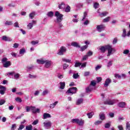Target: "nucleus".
Segmentation results:
<instances>
[{
    "mask_svg": "<svg viewBox=\"0 0 130 130\" xmlns=\"http://www.w3.org/2000/svg\"><path fill=\"white\" fill-rule=\"evenodd\" d=\"M2 62L3 64L4 68H9L12 65V62L10 61H8V58L7 57H4L2 60Z\"/></svg>",
    "mask_w": 130,
    "mask_h": 130,
    "instance_id": "f257e3e1",
    "label": "nucleus"
},
{
    "mask_svg": "<svg viewBox=\"0 0 130 130\" xmlns=\"http://www.w3.org/2000/svg\"><path fill=\"white\" fill-rule=\"evenodd\" d=\"M55 16L56 17V22L57 23H60L63 20V15L59 13L58 11H56L55 14Z\"/></svg>",
    "mask_w": 130,
    "mask_h": 130,
    "instance_id": "f03ea898",
    "label": "nucleus"
},
{
    "mask_svg": "<svg viewBox=\"0 0 130 130\" xmlns=\"http://www.w3.org/2000/svg\"><path fill=\"white\" fill-rule=\"evenodd\" d=\"M44 127H45L46 129H49L51 126L52 125V123L50 121H46L43 123Z\"/></svg>",
    "mask_w": 130,
    "mask_h": 130,
    "instance_id": "7ed1b4c3",
    "label": "nucleus"
},
{
    "mask_svg": "<svg viewBox=\"0 0 130 130\" xmlns=\"http://www.w3.org/2000/svg\"><path fill=\"white\" fill-rule=\"evenodd\" d=\"M64 52H67V48H66V47L62 46L60 48L57 54H58V55H63Z\"/></svg>",
    "mask_w": 130,
    "mask_h": 130,
    "instance_id": "20e7f679",
    "label": "nucleus"
},
{
    "mask_svg": "<svg viewBox=\"0 0 130 130\" xmlns=\"http://www.w3.org/2000/svg\"><path fill=\"white\" fill-rule=\"evenodd\" d=\"M107 50H108L107 56H110V55L112 54V51L113 50V48H112V46L110 45H107Z\"/></svg>",
    "mask_w": 130,
    "mask_h": 130,
    "instance_id": "39448f33",
    "label": "nucleus"
},
{
    "mask_svg": "<svg viewBox=\"0 0 130 130\" xmlns=\"http://www.w3.org/2000/svg\"><path fill=\"white\" fill-rule=\"evenodd\" d=\"M77 87H72L68 90L67 93L73 95V94H76V93H77Z\"/></svg>",
    "mask_w": 130,
    "mask_h": 130,
    "instance_id": "423d86ee",
    "label": "nucleus"
},
{
    "mask_svg": "<svg viewBox=\"0 0 130 130\" xmlns=\"http://www.w3.org/2000/svg\"><path fill=\"white\" fill-rule=\"evenodd\" d=\"M115 104V100H107L104 102L106 105H113Z\"/></svg>",
    "mask_w": 130,
    "mask_h": 130,
    "instance_id": "0eeeda50",
    "label": "nucleus"
},
{
    "mask_svg": "<svg viewBox=\"0 0 130 130\" xmlns=\"http://www.w3.org/2000/svg\"><path fill=\"white\" fill-rule=\"evenodd\" d=\"M96 29L98 32H102L105 30V25L104 24L98 25L96 26Z\"/></svg>",
    "mask_w": 130,
    "mask_h": 130,
    "instance_id": "6e6552de",
    "label": "nucleus"
},
{
    "mask_svg": "<svg viewBox=\"0 0 130 130\" xmlns=\"http://www.w3.org/2000/svg\"><path fill=\"white\" fill-rule=\"evenodd\" d=\"M6 90H7L6 87L3 85H0V94H1V95L5 94V92H6Z\"/></svg>",
    "mask_w": 130,
    "mask_h": 130,
    "instance_id": "1a4fd4ad",
    "label": "nucleus"
},
{
    "mask_svg": "<svg viewBox=\"0 0 130 130\" xmlns=\"http://www.w3.org/2000/svg\"><path fill=\"white\" fill-rule=\"evenodd\" d=\"M37 21L36 20H32V22L29 23L27 25L28 29H30L31 28H33V25H36Z\"/></svg>",
    "mask_w": 130,
    "mask_h": 130,
    "instance_id": "9d476101",
    "label": "nucleus"
},
{
    "mask_svg": "<svg viewBox=\"0 0 130 130\" xmlns=\"http://www.w3.org/2000/svg\"><path fill=\"white\" fill-rule=\"evenodd\" d=\"M45 68H50V66H51V63H52V62L51 60H45Z\"/></svg>",
    "mask_w": 130,
    "mask_h": 130,
    "instance_id": "9b49d317",
    "label": "nucleus"
},
{
    "mask_svg": "<svg viewBox=\"0 0 130 130\" xmlns=\"http://www.w3.org/2000/svg\"><path fill=\"white\" fill-rule=\"evenodd\" d=\"M32 113H40V109H36L35 107H32L31 106V110Z\"/></svg>",
    "mask_w": 130,
    "mask_h": 130,
    "instance_id": "f8f14e48",
    "label": "nucleus"
},
{
    "mask_svg": "<svg viewBox=\"0 0 130 130\" xmlns=\"http://www.w3.org/2000/svg\"><path fill=\"white\" fill-rule=\"evenodd\" d=\"M84 123H85V121L84 120L82 119H78L77 124H78V125L82 126V125H84Z\"/></svg>",
    "mask_w": 130,
    "mask_h": 130,
    "instance_id": "ddd939ff",
    "label": "nucleus"
},
{
    "mask_svg": "<svg viewBox=\"0 0 130 130\" xmlns=\"http://www.w3.org/2000/svg\"><path fill=\"white\" fill-rule=\"evenodd\" d=\"M107 45L105 46H101L99 47V49L100 50H101V52H102V53H104L105 52V51H106L107 49Z\"/></svg>",
    "mask_w": 130,
    "mask_h": 130,
    "instance_id": "4468645a",
    "label": "nucleus"
},
{
    "mask_svg": "<svg viewBox=\"0 0 130 130\" xmlns=\"http://www.w3.org/2000/svg\"><path fill=\"white\" fill-rule=\"evenodd\" d=\"M59 89L61 90H63L66 87V82H60L59 83Z\"/></svg>",
    "mask_w": 130,
    "mask_h": 130,
    "instance_id": "2eb2a0df",
    "label": "nucleus"
},
{
    "mask_svg": "<svg viewBox=\"0 0 130 130\" xmlns=\"http://www.w3.org/2000/svg\"><path fill=\"white\" fill-rule=\"evenodd\" d=\"M110 83H111V79H110V78H107V79H106V81L104 84L105 87H108Z\"/></svg>",
    "mask_w": 130,
    "mask_h": 130,
    "instance_id": "dca6fc26",
    "label": "nucleus"
},
{
    "mask_svg": "<svg viewBox=\"0 0 130 130\" xmlns=\"http://www.w3.org/2000/svg\"><path fill=\"white\" fill-rule=\"evenodd\" d=\"M51 115L49 113H45L43 114V119H46L47 118H50Z\"/></svg>",
    "mask_w": 130,
    "mask_h": 130,
    "instance_id": "f3484780",
    "label": "nucleus"
},
{
    "mask_svg": "<svg viewBox=\"0 0 130 130\" xmlns=\"http://www.w3.org/2000/svg\"><path fill=\"white\" fill-rule=\"evenodd\" d=\"M71 46H74V47H76L78 48H81V46L80 45H79V43L76 42H73L71 43Z\"/></svg>",
    "mask_w": 130,
    "mask_h": 130,
    "instance_id": "a211bd4d",
    "label": "nucleus"
},
{
    "mask_svg": "<svg viewBox=\"0 0 130 130\" xmlns=\"http://www.w3.org/2000/svg\"><path fill=\"white\" fill-rule=\"evenodd\" d=\"M2 40H3L4 41H12V40L10 38L6 36H3L2 37Z\"/></svg>",
    "mask_w": 130,
    "mask_h": 130,
    "instance_id": "6ab92c4d",
    "label": "nucleus"
},
{
    "mask_svg": "<svg viewBox=\"0 0 130 130\" xmlns=\"http://www.w3.org/2000/svg\"><path fill=\"white\" fill-rule=\"evenodd\" d=\"M93 89H94V87L91 85H89L88 87L86 88V91L87 93H89V92H91V91H92Z\"/></svg>",
    "mask_w": 130,
    "mask_h": 130,
    "instance_id": "aec40b11",
    "label": "nucleus"
},
{
    "mask_svg": "<svg viewBox=\"0 0 130 130\" xmlns=\"http://www.w3.org/2000/svg\"><path fill=\"white\" fill-rule=\"evenodd\" d=\"M84 102V99H78L76 102V105H80Z\"/></svg>",
    "mask_w": 130,
    "mask_h": 130,
    "instance_id": "412c9836",
    "label": "nucleus"
},
{
    "mask_svg": "<svg viewBox=\"0 0 130 130\" xmlns=\"http://www.w3.org/2000/svg\"><path fill=\"white\" fill-rule=\"evenodd\" d=\"M58 104V102L56 101L54 103L51 104L50 105L49 107H50V108L52 109L54 108L55 107V106H56L57 104Z\"/></svg>",
    "mask_w": 130,
    "mask_h": 130,
    "instance_id": "4be33fe9",
    "label": "nucleus"
},
{
    "mask_svg": "<svg viewBox=\"0 0 130 130\" xmlns=\"http://www.w3.org/2000/svg\"><path fill=\"white\" fill-rule=\"evenodd\" d=\"M100 119L101 120H104L105 119V114L103 113H100L99 114Z\"/></svg>",
    "mask_w": 130,
    "mask_h": 130,
    "instance_id": "5701e85b",
    "label": "nucleus"
},
{
    "mask_svg": "<svg viewBox=\"0 0 130 130\" xmlns=\"http://www.w3.org/2000/svg\"><path fill=\"white\" fill-rule=\"evenodd\" d=\"M58 8L59 9L64 10V9H66V4L63 3H62L58 5Z\"/></svg>",
    "mask_w": 130,
    "mask_h": 130,
    "instance_id": "b1692460",
    "label": "nucleus"
},
{
    "mask_svg": "<svg viewBox=\"0 0 130 130\" xmlns=\"http://www.w3.org/2000/svg\"><path fill=\"white\" fill-rule=\"evenodd\" d=\"M118 106L119 107H121V108H124L125 106V102H120L118 104Z\"/></svg>",
    "mask_w": 130,
    "mask_h": 130,
    "instance_id": "393cba45",
    "label": "nucleus"
},
{
    "mask_svg": "<svg viewBox=\"0 0 130 130\" xmlns=\"http://www.w3.org/2000/svg\"><path fill=\"white\" fill-rule=\"evenodd\" d=\"M87 18H88V14L86 12H85L83 13V16L82 21H85V20H87Z\"/></svg>",
    "mask_w": 130,
    "mask_h": 130,
    "instance_id": "a878e982",
    "label": "nucleus"
},
{
    "mask_svg": "<svg viewBox=\"0 0 130 130\" xmlns=\"http://www.w3.org/2000/svg\"><path fill=\"white\" fill-rule=\"evenodd\" d=\"M108 15V12H102V13H100V16L102 18L103 17H106Z\"/></svg>",
    "mask_w": 130,
    "mask_h": 130,
    "instance_id": "bb28decb",
    "label": "nucleus"
},
{
    "mask_svg": "<svg viewBox=\"0 0 130 130\" xmlns=\"http://www.w3.org/2000/svg\"><path fill=\"white\" fill-rule=\"evenodd\" d=\"M64 9V12L66 13H70V12H71V7H70V6L67 5Z\"/></svg>",
    "mask_w": 130,
    "mask_h": 130,
    "instance_id": "cd10ccee",
    "label": "nucleus"
},
{
    "mask_svg": "<svg viewBox=\"0 0 130 130\" xmlns=\"http://www.w3.org/2000/svg\"><path fill=\"white\" fill-rule=\"evenodd\" d=\"M5 26H11L13 25V22L10 21H6L5 23Z\"/></svg>",
    "mask_w": 130,
    "mask_h": 130,
    "instance_id": "c85d7f7f",
    "label": "nucleus"
},
{
    "mask_svg": "<svg viewBox=\"0 0 130 130\" xmlns=\"http://www.w3.org/2000/svg\"><path fill=\"white\" fill-rule=\"evenodd\" d=\"M37 61L39 64H44L45 63V60L44 61L43 60L37 59Z\"/></svg>",
    "mask_w": 130,
    "mask_h": 130,
    "instance_id": "c756f323",
    "label": "nucleus"
},
{
    "mask_svg": "<svg viewBox=\"0 0 130 130\" xmlns=\"http://www.w3.org/2000/svg\"><path fill=\"white\" fill-rule=\"evenodd\" d=\"M49 93V91L47 89L44 90L42 93V96H45V95H47Z\"/></svg>",
    "mask_w": 130,
    "mask_h": 130,
    "instance_id": "7c9ffc66",
    "label": "nucleus"
},
{
    "mask_svg": "<svg viewBox=\"0 0 130 130\" xmlns=\"http://www.w3.org/2000/svg\"><path fill=\"white\" fill-rule=\"evenodd\" d=\"M47 16L50 18H52V17H53V12H52V11L48 12L47 14Z\"/></svg>",
    "mask_w": 130,
    "mask_h": 130,
    "instance_id": "2f4dec72",
    "label": "nucleus"
},
{
    "mask_svg": "<svg viewBox=\"0 0 130 130\" xmlns=\"http://www.w3.org/2000/svg\"><path fill=\"white\" fill-rule=\"evenodd\" d=\"M88 48V45L83 46L82 47H80V51H84L85 49Z\"/></svg>",
    "mask_w": 130,
    "mask_h": 130,
    "instance_id": "473e14b6",
    "label": "nucleus"
},
{
    "mask_svg": "<svg viewBox=\"0 0 130 130\" xmlns=\"http://www.w3.org/2000/svg\"><path fill=\"white\" fill-rule=\"evenodd\" d=\"M126 36H127L126 30H125V29H123V33L122 34V37H123V38H125Z\"/></svg>",
    "mask_w": 130,
    "mask_h": 130,
    "instance_id": "72a5a7b5",
    "label": "nucleus"
},
{
    "mask_svg": "<svg viewBox=\"0 0 130 130\" xmlns=\"http://www.w3.org/2000/svg\"><path fill=\"white\" fill-rule=\"evenodd\" d=\"M14 79L15 80H18L20 78V74L19 73H14Z\"/></svg>",
    "mask_w": 130,
    "mask_h": 130,
    "instance_id": "f704fd0d",
    "label": "nucleus"
},
{
    "mask_svg": "<svg viewBox=\"0 0 130 130\" xmlns=\"http://www.w3.org/2000/svg\"><path fill=\"white\" fill-rule=\"evenodd\" d=\"M35 15H36L35 12H32L29 14V18H30V19H33Z\"/></svg>",
    "mask_w": 130,
    "mask_h": 130,
    "instance_id": "c9c22d12",
    "label": "nucleus"
},
{
    "mask_svg": "<svg viewBox=\"0 0 130 130\" xmlns=\"http://www.w3.org/2000/svg\"><path fill=\"white\" fill-rule=\"evenodd\" d=\"M110 21V17H108L106 18H105L103 20V22L104 23H107V22H109Z\"/></svg>",
    "mask_w": 130,
    "mask_h": 130,
    "instance_id": "e433bc0d",
    "label": "nucleus"
},
{
    "mask_svg": "<svg viewBox=\"0 0 130 130\" xmlns=\"http://www.w3.org/2000/svg\"><path fill=\"white\" fill-rule=\"evenodd\" d=\"M113 63V61L110 60L108 62L107 67L108 68H110V67L112 66Z\"/></svg>",
    "mask_w": 130,
    "mask_h": 130,
    "instance_id": "4c0bfd02",
    "label": "nucleus"
},
{
    "mask_svg": "<svg viewBox=\"0 0 130 130\" xmlns=\"http://www.w3.org/2000/svg\"><path fill=\"white\" fill-rule=\"evenodd\" d=\"M79 77V73H74L73 76V79H78Z\"/></svg>",
    "mask_w": 130,
    "mask_h": 130,
    "instance_id": "58836bf2",
    "label": "nucleus"
},
{
    "mask_svg": "<svg viewBox=\"0 0 130 130\" xmlns=\"http://www.w3.org/2000/svg\"><path fill=\"white\" fill-rule=\"evenodd\" d=\"M87 115L88 118H92V117H93V115H94V113L93 112L88 113L87 114Z\"/></svg>",
    "mask_w": 130,
    "mask_h": 130,
    "instance_id": "ea45409f",
    "label": "nucleus"
},
{
    "mask_svg": "<svg viewBox=\"0 0 130 130\" xmlns=\"http://www.w3.org/2000/svg\"><path fill=\"white\" fill-rule=\"evenodd\" d=\"M78 118H75V119H73L71 120V122L72 123H78Z\"/></svg>",
    "mask_w": 130,
    "mask_h": 130,
    "instance_id": "a19ab883",
    "label": "nucleus"
},
{
    "mask_svg": "<svg viewBox=\"0 0 130 130\" xmlns=\"http://www.w3.org/2000/svg\"><path fill=\"white\" fill-rule=\"evenodd\" d=\"M93 7L94 8V9L95 10L98 9V8H99V3H94V4L93 5Z\"/></svg>",
    "mask_w": 130,
    "mask_h": 130,
    "instance_id": "79ce46f5",
    "label": "nucleus"
},
{
    "mask_svg": "<svg viewBox=\"0 0 130 130\" xmlns=\"http://www.w3.org/2000/svg\"><path fill=\"white\" fill-rule=\"evenodd\" d=\"M126 130H130V123L128 122L126 123Z\"/></svg>",
    "mask_w": 130,
    "mask_h": 130,
    "instance_id": "37998d69",
    "label": "nucleus"
},
{
    "mask_svg": "<svg viewBox=\"0 0 130 130\" xmlns=\"http://www.w3.org/2000/svg\"><path fill=\"white\" fill-rule=\"evenodd\" d=\"M114 76H115V78H116V79H119V80H120V79H121V76H120L118 74H115Z\"/></svg>",
    "mask_w": 130,
    "mask_h": 130,
    "instance_id": "c03bdc74",
    "label": "nucleus"
},
{
    "mask_svg": "<svg viewBox=\"0 0 130 130\" xmlns=\"http://www.w3.org/2000/svg\"><path fill=\"white\" fill-rule=\"evenodd\" d=\"M13 25L15 28H20V26H19V22H18V21L14 23Z\"/></svg>",
    "mask_w": 130,
    "mask_h": 130,
    "instance_id": "a18cd8bd",
    "label": "nucleus"
},
{
    "mask_svg": "<svg viewBox=\"0 0 130 130\" xmlns=\"http://www.w3.org/2000/svg\"><path fill=\"white\" fill-rule=\"evenodd\" d=\"M32 45H36V44H38L39 43V41H33L31 42Z\"/></svg>",
    "mask_w": 130,
    "mask_h": 130,
    "instance_id": "49530a36",
    "label": "nucleus"
},
{
    "mask_svg": "<svg viewBox=\"0 0 130 130\" xmlns=\"http://www.w3.org/2000/svg\"><path fill=\"white\" fill-rule=\"evenodd\" d=\"M32 127H33V126H32V125H29L28 126H26V129H27V130H32Z\"/></svg>",
    "mask_w": 130,
    "mask_h": 130,
    "instance_id": "de8ad7c7",
    "label": "nucleus"
},
{
    "mask_svg": "<svg viewBox=\"0 0 130 130\" xmlns=\"http://www.w3.org/2000/svg\"><path fill=\"white\" fill-rule=\"evenodd\" d=\"M62 61H64L65 62H71V59H66V58H62Z\"/></svg>",
    "mask_w": 130,
    "mask_h": 130,
    "instance_id": "09e8293b",
    "label": "nucleus"
},
{
    "mask_svg": "<svg viewBox=\"0 0 130 130\" xmlns=\"http://www.w3.org/2000/svg\"><path fill=\"white\" fill-rule=\"evenodd\" d=\"M26 51V50H25V49H20V51H19V53L20 54H24V53H25Z\"/></svg>",
    "mask_w": 130,
    "mask_h": 130,
    "instance_id": "8fccbe9b",
    "label": "nucleus"
},
{
    "mask_svg": "<svg viewBox=\"0 0 130 130\" xmlns=\"http://www.w3.org/2000/svg\"><path fill=\"white\" fill-rule=\"evenodd\" d=\"M28 77L30 79H36L37 76L36 75H32L31 74H29Z\"/></svg>",
    "mask_w": 130,
    "mask_h": 130,
    "instance_id": "3c124183",
    "label": "nucleus"
},
{
    "mask_svg": "<svg viewBox=\"0 0 130 130\" xmlns=\"http://www.w3.org/2000/svg\"><path fill=\"white\" fill-rule=\"evenodd\" d=\"M101 123H102V121H100V120L96 121L94 122V124L95 125H99V124H101Z\"/></svg>",
    "mask_w": 130,
    "mask_h": 130,
    "instance_id": "603ef678",
    "label": "nucleus"
},
{
    "mask_svg": "<svg viewBox=\"0 0 130 130\" xmlns=\"http://www.w3.org/2000/svg\"><path fill=\"white\" fill-rule=\"evenodd\" d=\"M31 109H32V106L31 107L26 106V112H29L30 110H31Z\"/></svg>",
    "mask_w": 130,
    "mask_h": 130,
    "instance_id": "864d4df0",
    "label": "nucleus"
},
{
    "mask_svg": "<svg viewBox=\"0 0 130 130\" xmlns=\"http://www.w3.org/2000/svg\"><path fill=\"white\" fill-rule=\"evenodd\" d=\"M90 85H91L92 87H95L96 86V82L95 81H92L90 83Z\"/></svg>",
    "mask_w": 130,
    "mask_h": 130,
    "instance_id": "5fc2aeb1",
    "label": "nucleus"
},
{
    "mask_svg": "<svg viewBox=\"0 0 130 130\" xmlns=\"http://www.w3.org/2000/svg\"><path fill=\"white\" fill-rule=\"evenodd\" d=\"M82 63L81 62H76L75 64V68H78V67H80L81 66Z\"/></svg>",
    "mask_w": 130,
    "mask_h": 130,
    "instance_id": "6e6d98bb",
    "label": "nucleus"
},
{
    "mask_svg": "<svg viewBox=\"0 0 130 130\" xmlns=\"http://www.w3.org/2000/svg\"><path fill=\"white\" fill-rule=\"evenodd\" d=\"M39 122V120H35V121L32 123V125H36V124H38Z\"/></svg>",
    "mask_w": 130,
    "mask_h": 130,
    "instance_id": "4d7b16f0",
    "label": "nucleus"
},
{
    "mask_svg": "<svg viewBox=\"0 0 130 130\" xmlns=\"http://www.w3.org/2000/svg\"><path fill=\"white\" fill-rule=\"evenodd\" d=\"M105 128H109L110 127V124L109 123H107L105 124Z\"/></svg>",
    "mask_w": 130,
    "mask_h": 130,
    "instance_id": "13d9d810",
    "label": "nucleus"
},
{
    "mask_svg": "<svg viewBox=\"0 0 130 130\" xmlns=\"http://www.w3.org/2000/svg\"><path fill=\"white\" fill-rule=\"evenodd\" d=\"M40 93V91L39 90H36V91L35 92L34 95L35 96H38V95H39Z\"/></svg>",
    "mask_w": 130,
    "mask_h": 130,
    "instance_id": "bf43d9fd",
    "label": "nucleus"
},
{
    "mask_svg": "<svg viewBox=\"0 0 130 130\" xmlns=\"http://www.w3.org/2000/svg\"><path fill=\"white\" fill-rule=\"evenodd\" d=\"M33 70V66L27 67V71L30 72V71H32Z\"/></svg>",
    "mask_w": 130,
    "mask_h": 130,
    "instance_id": "052dcab7",
    "label": "nucleus"
},
{
    "mask_svg": "<svg viewBox=\"0 0 130 130\" xmlns=\"http://www.w3.org/2000/svg\"><path fill=\"white\" fill-rule=\"evenodd\" d=\"M89 24V20L86 19L85 22H83V25L87 26Z\"/></svg>",
    "mask_w": 130,
    "mask_h": 130,
    "instance_id": "680f3d73",
    "label": "nucleus"
},
{
    "mask_svg": "<svg viewBox=\"0 0 130 130\" xmlns=\"http://www.w3.org/2000/svg\"><path fill=\"white\" fill-rule=\"evenodd\" d=\"M5 103H6V101H5L4 100H0V105H4Z\"/></svg>",
    "mask_w": 130,
    "mask_h": 130,
    "instance_id": "e2e57ef3",
    "label": "nucleus"
},
{
    "mask_svg": "<svg viewBox=\"0 0 130 130\" xmlns=\"http://www.w3.org/2000/svg\"><path fill=\"white\" fill-rule=\"evenodd\" d=\"M87 55L88 56H92V55H93V52H91V51H89L87 52Z\"/></svg>",
    "mask_w": 130,
    "mask_h": 130,
    "instance_id": "0e129e2a",
    "label": "nucleus"
},
{
    "mask_svg": "<svg viewBox=\"0 0 130 130\" xmlns=\"http://www.w3.org/2000/svg\"><path fill=\"white\" fill-rule=\"evenodd\" d=\"M86 66H87V62H84V63H83L82 64L81 63V68H86Z\"/></svg>",
    "mask_w": 130,
    "mask_h": 130,
    "instance_id": "69168bd1",
    "label": "nucleus"
},
{
    "mask_svg": "<svg viewBox=\"0 0 130 130\" xmlns=\"http://www.w3.org/2000/svg\"><path fill=\"white\" fill-rule=\"evenodd\" d=\"M16 101H17V102H22V99H21V98H17L15 99Z\"/></svg>",
    "mask_w": 130,
    "mask_h": 130,
    "instance_id": "338daca9",
    "label": "nucleus"
},
{
    "mask_svg": "<svg viewBox=\"0 0 130 130\" xmlns=\"http://www.w3.org/2000/svg\"><path fill=\"white\" fill-rule=\"evenodd\" d=\"M24 127H25V126H24L23 124H21L18 128V130H22L23 128H24Z\"/></svg>",
    "mask_w": 130,
    "mask_h": 130,
    "instance_id": "774afa93",
    "label": "nucleus"
}]
</instances>
